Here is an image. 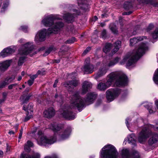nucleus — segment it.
<instances>
[{
    "label": "nucleus",
    "mask_w": 158,
    "mask_h": 158,
    "mask_svg": "<svg viewBox=\"0 0 158 158\" xmlns=\"http://www.w3.org/2000/svg\"><path fill=\"white\" fill-rule=\"evenodd\" d=\"M49 128L54 131V135L48 137L44 135L43 131L39 127L34 128L32 131L31 133L32 135L38 131L37 134L34 136V138L39 145H46L47 144H52L56 141L57 138L59 141L66 139L70 135L72 131L71 127H69L64 130L63 125L56 123L51 124Z\"/></svg>",
    "instance_id": "nucleus-1"
},
{
    "label": "nucleus",
    "mask_w": 158,
    "mask_h": 158,
    "mask_svg": "<svg viewBox=\"0 0 158 158\" xmlns=\"http://www.w3.org/2000/svg\"><path fill=\"white\" fill-rule=\"evenodd\" d=\"M60 16L58 15H45L42 19L41 24L45 27H50L48 31L45 29L39 30L37 33L34 40L36 43L44 41L46 39L47 34L56 33L64 26V23L61 21L57 22L56 20L60 19Z\"/></svg>",
    "instance_id": "nucleus-2"
},
{
    "label": "nucleus",
    "mask_w": 158,
    "mask_h": 158,
    "mask_svg": "<svg viewBox=\"0 0 158 158\" xmlns=\"http://www.w3.org/2000/svg\"><path fill=\"white\" fill-rule=\"evenodd\" d=\"M107 81L106 84L100 83L97 88L100 90H104L109 87L113 82H115L116 85L120 86L126 85L128 82L126 76L120 72H112L108 75Z\"/></svg>",
    "instance_id": "nucleus-3"
},
{
    "label": "nucleus",
    "mask_w": 158,
    "mask_h": 158,
    "mask_svg": "<svg viewBox=\"0 0 158 158\" xmlns=\"http://www.w3.org/2000/svg\"><path fill=\"white\" fill-rule=\"evenodd\" d=\"M148 49V47L146 44L141 43L138 48L134 50L132 52L128 53L126 55L120 62V64H126L127 67L134 66L137 60Z\"/></svg>",
    "instance_id": "nucleus-4"
},
{
    "label": "nucleus",
    "mask_w": 158,
    "mask_h": 158,
    "mask_svg": "<svg viewBox=\"0 0 158 158\" xmlns=\"http://www.w3.org/2000/svg\"><path fill=\"white\" fill-rule=\"evenodd\" d=\"M96 97V94L94 93H90L88 94L85 100L79 95L78 93H76L72 96L70 108L77 109L81 111L86 105L92 103Z\"/></svg>",
    "instance_id": "nucleus-5"
},
{
    "label": "nucleus",
    "mask_w": 158,
    "mask_h": 158,
    "mask_svg": "<svg viewBox=\"0 0 158 158\" xmlns=\"http://www.w3.org/2000/svg\"><path fill=\"white\" fill-rule=\"evenodd\" d=\"M151 128H153L155 130H158V124H156V127L153 125L150 124L144 125L138 137V140L140 143L144 142L149 135L150 137L148 141L149 144H152L158 141V134L151 133L150 131Z\"/></svg>",
    "instance_id": "nucleus-6"
},
{
    "label": "nucleus",
    "mask_w": 158,
    "mask_h": 158,
    "mask_svg": "<svg viewBox=\"0 0 158 158\" xmlns=\"http://www.w3.org/2000/svg\"><path fill=\"white\" fill-rule=\"evenodd\" d=\"M118 153L115 147L109 144L105 146L100 152L101 158H116Z\"/></svg>",
    "instance_id": "nucleus-7"
},
{
    "label": "nucleus",
    "mask_w": 158,
    "mask_h": 158,
    "mask_svg": "<svg viewBox=\"0 0 158 158\" xmlns=\"http://www.w3.org/2000/svg\"><path fill=\"white\" fill-rule=\"evenodd\" d=\"M34 48L35 46L33 42H27L23 45L19 50V53L24 55L29 54L31 56H32L36 53L34 52Z\"/></svg>",
    "instance_id": "nucleus-8"
},
{
    "label": "nucleus",
    "mask_w": 158,
    "mask_h": 158,
    "mask_svg": "<svg viewBox=\"0 0 158 158\" xmlns=\"http://www.w3.org/2000/svg\"><path fill=\"white\" fill-rule=\"evenodd\" d=\"M120 93V91L118 89H110L106 92V97L108 102L113 101Z\"/></svg>",
    "instance_id": "nucleus-9"
},
{
    "label": "nucleus",
    "mask_w": 158,
    "mask_h": 158,
    "mask_svg": "<svg viewBox=\"0 0 158 158\" xmlns=\"http://www.w3.org/2000/svg\"><path fill=\"white\" fill-rule=\"evenodd\" d=\"M90 58H87L85 60V64L81 69L85 73H90L94 71V66L89 63Z\"/></svg>",
    "instance_id": "nucleus-10"
},
{
    "label": "nucleus",
    "mask_w": 158,
    "mask_h": 158,
    "mask_svg": "<svg viewBox=\"0 0 158 158\" xmlns=\"http://www.w3.org/2000/svg\"><path fill=\"white\" fill-rule=\"evenodd\" d=\"M68 107H66L60 110L62 116L66 119L68 120H73L76 118L75 114L69 110Z\"/></svg>",
    "instance_id": "nucleus-11"
},
{
    "label": "nucleus",
    "mask_w": 158,
    "mask_h": 158,
    "mask_svg": "<svg viewBox=\"0 0 158 158\" xmlns=\"http://www.w3.org/2000/svg\"><path fill=\"white\" fill-rule=\"evenodd\" d=\"M16 49L15 46H11L4 49L0 53V56L4 57L14 53Z\"/></svg>",
    "instance_id": "nucleus-12"
},
{
    "label": "nucleus",
    "mask_w": 158,
    "mask_h": 158,
    "mask_svg": "<svg viewBox=\"0 0 158 158\" xmlns=\"http://www.w3.org/2000/svg\"><path fill=\"white\" fill-rule=\"evenodd\" d=\"M33 106L31 104H29L27 107L24 106L23 107V109L24 110L27 111L26 114V116L24 119V121L26 122L29 120L32 117L33 115Z\"/></svg>",
    "instance_id": "nucleus-13"
},
{
    "label": "nucleus",
    "mask_w": 158,
    "mask_h": 158,
    "mask_svg": "<svg viewBox=\"0 0 158 158\" xmlns=\"http://www.w3.org/2000/svg\"><path fill=\"white\" fill-rule=\"evenodd\" d=\"M55 110L53 107H50L45 110L43 114L44 117L50 118L53 117L55 114Z\"/></svg>",
    "instance_id": "nucleus-14"
},
{
    "label": "nucleus",
    "mask_w": 158,
    "mask_h": 158,
    "mask_svg": "<svg viewBox=\"0 0 158 158\" xmlns=\"http://www.w3.org/2000/svg\"><path fill=\"white\" fill-rule=\"evenodd\" d=\"M12 60H6L0 62V70L2 71H5L10 66Z\"/></svg>",
    "instance_id": "nucleus-15"
},
{
    "label": "nucleus",
    "mask_w": 158,
    "mask_h": 158,
    "mask_svg": "<svg viewBox=\"0 0 158 158\" xmlns=\"http://www.w3.org/2000/svg\"><path fill=\"white\" fill-rule=\"evenodd\" d=\"M40 155L37 152H33L31 156L28 154L23 153L21 154L20 158H40Z\"/></svg>",
    "instance_id": "nucleus-16"
},
{
    "label": "nucleus",
    "mask_w": 158,
    "mask_h": 158,
    "mask_svg": "<svg viewBox=\"0 0 158 158\" xmlns=\"http://www.w3.org/2000/svg\"><path fill=\"white\" fill-rule=\"evenodd\" d=\"M92 84L90 82L85 81L83 84L82 86V93L85 94L89 89L92 88Z\"/></svg>",
    "instance_id": "nucleus-17"
},
{
    "label": "nucleus",
    "mask_w": 158,
    "mask_h": 158,
    "mask_svg": "<svg viewBox=\"0 0 158 158\" xmlns=\"http://www.w3.org/2000/svg\"><path fill=\"white\" fill-rule=\"evenodd\" d=\"M107 71V69L106 67L100 68L98 72L95 76V79L97 80L99 77L103 76L106 73Z\"/></svg>",
    "instance_id": "nucleus-18"
},
{
    "label": "nucleus",
    "mask_w": 158,
    "mask_h": 158,
    "mask_svg": "<svg viewBox=\"0 0 158 158\" xmlns=\"http://www.w3.org/2000/svg\"><path fill=\"white\" fill-rule=\"evenodd\" d=\"M152 105V103L151 102H146L144 103V106L148 109L150 114L154 113L156 111V108L153 107Z\"/></svg>",
    "instance_id": "nucleus-19"
},
{
    "label": "nucleus",
    "mask_w": 158,
    "mask_h": 158,
    "mask_svg": "<svg viewBox=\"0 0 158 158\" xmlns=\"http://www.w3.org/2000/svg\"><path fill=\"white\" fill-rule=\"evenodd\" d=\"M79 82L78 80H74L65 82L64 84V85L66 87H73L77 86Z\"/></svg>",
    "instance_id": "nucleus-20"
},
{
    "label": "nucleus",
    "mask_w": 158,
    "mask_h": 158,
    "mask_svg": "<svg viewBox=\"0 0 158 158\" xmlns=\"http://www.w3.org/2000/svg\"><path fill=\"white\" fill-rule=\"evenodd\" d=\"M147 37L144 36L138 37L137 38H134L130 40V44L131 45L133 46L136 43L143 40L144 39H146Z\"/></svg>",
    "instance_id": "nucleus-21"
},
{
    "label": "nucleus",
    "mask_w": 158,
    "mask_h": 158,
    "mask_svg": "<svg viewBox=\"0 0 158 158\" xmlns=\"http://www.w3.org/2000/svg\"><path fill=\"white\" fill-rule=\"evenodd\" d=\"M131 118L127 117L126 119L125 123L129 130L131 131H132L131 130V129L135 127L134 125L135 124V123L132 122L131 123Z\"/></svg>",
    "instance_id": "nucleus-22"
},
{
    "label": "nucleus",
    "mask_w": 158,
    "mask_h": 158,
    "mask_svg": "<svg viewBox=\"0 0 158 158\" xmlns=\"http://www.w3.org/2000/svg\"><path fill=\"white\" fill-rule=\"evenodd\" d=\"M32 95V94H30L22 96L20 98L21 102L23 104L26 103L28 101Z\"/></svg>",
    "instance_id": "nucleus-23"
},
{
    "label": "nucleus",
    "mask_w": 158,
    "mask_h": 158,
    "mask_svg": "<svg viewBox=\"0 0 158 158\" xmlns=\"http://www.w3.org/2000/svg\"><path fill=\"white\" fill-rule=\"evenodd\" d=\"M74 15L67 13L63 16V18L68 23H71L74 20Z\"/></svg>",
    "instance_id": "nucleus-24"
},
{
    "label": "nucleus",
    "mask_w": 158,
    "mask_h": 158,
    "mask_svg": "<svg viewBox=\"0 0 158 158\" xmlns=\"http://www.w3.org/2000/svg\"><path fill=\"white\" fill-rule=\"evenodd\" d=\"M121 42L120 41H117L114 44V48L112 51V55L114 54L121 47Z\"/></svg>",
    "instance_id": "nucleus-25"
},
{
    "label": "nucleus",
    "mask_w": 158,
    "mask_h": 158,
    "mask_svg": "<svg viewBox=\"0 0 158 158\" xmlns=\"http://www.w3.org/2000/svg\"><path fill=\"white\" fill-rule=\"evenodd\" d=\"M135 135L134 134L132 133L130 135H129L126 139L125 140H127L128 142L129 143H132L133 144L135 143Z\"/></svg>",
    "instance_id": "nucleus-26"
},
{
    "label": "nucleus",
    "mask_w": 158,
    "mask_h": 158,
    "mask_svg": "<svg viewBox=\"0 0 158 158\" xmlns=\"http://www.w3.org/2000/svg\"><path fill=\"white\" fill-rule=\"evenodd\" d=\"M9 4V2L8 0H6L3 2V4L1 9V12L3 13L7 9V7Z\"/></svg>",
    "instance_id": "nucleus-27"
},
{
    "label": "nucleus",
    "mask_w": 158,
    "mask_h": 158,
    "mask_svg": "<svg viewBox=\"0 0 158 158\" xmlns=\"http://www.w3.org/2000/svg\"><path fill=\"white\" fill-rule=\"evenodd\" d=\"M56 48L53 46H51L43 54L44 56H46L48 55L51 52H55L56 50Z\"/></svg>",
    "instance_id": "nucleus-28"
},
{
    "label": "nucleus",
    "mask_w": 158,
    "mask_h": 158,
    "mask_svg": "<svg viewBox=\"0 0 158 158\" xmlns=\"http://www.w3.org/2000/svg\"><path fill=\"white\" fill-rule=\"evenodd\" d=\"M112 47V44L110 43H107L105 44V47L103 48V52L106 53H107L109 52Z\"/></svg>",
    "instance_id": "nucleus-29"
},
{
    "label": "nucleus",
    "mask_w": 158,
    "mask_h": 158,
    "mask_svg": "<svg viewBox=\"0 0 158 158\" xmlns=\"http://www.w3.org/2000/svg\"><path fill=\"white\" fill-rule=\"evenodd\" d=\"M132 7V4L131 2H126L123 5L124 8L126 10H128L131 9Z\"/></svg>",
    "instance_id": "nucleus-30"
},
{
    "label": "nucleus",
    "mask_w": 158,
    "mask_h": 158,
    "mask_svg": "<svg viewBox=\"0 0 158 158\" xmlns=\"http://www.w3.org/2000/svg\"><path fill=\"white\" fill-rule=\"evenodd\" d=\"M153 79L155 84H158V69L155 71L154 73Z\"/></svg>",
    "instance_id": "nucleus-31"
},
{
    "label": "nucleus",
    "mask_w": 158,
    "mask_h": 158,
    "mask_svg": "<svg viewBox=\"0 0 158 158\" xmlns=\"http://www.w3.org/2000/svg\"><path fill=\"white\" fill-rule=\"evenodd\" d=\"M122 154L124 158H128L129 154L128 149H124L122 150Z\"/></svg>",
    "instance_id": "nucleus-32"
},
{
    "label": "nucleus",
    "mask_w": 158,
    "mask_h": 158,
    "mask_svg": "<svg viewBox=\"0 0 158 158\" xmlns=\"http://www.w3.org/2000/svg\"><path fill=\"white\" fill-rule=\"evenodd\" d=\"M119 59V58L117 57L115 58L114 60L110 61L108 64L106 66H107L109 67H111L113 66L118 61Z\"/></svg>",
    "instance_id": "nucleus-33"
},
{
    "label": "nucleus",
    "mask_w": 158,
    "mask_h": 158,
    "mask_svg": "<svg viewBox=\"0 0 158 158\" xmlns=\"http://www.w3.org/2000/svg\"><path fill=\"white\" fill-rule=\"evenodd\" d=\"M15 78V76L14 75H12L11 77H9L6 78L5 81L7 83V85H8L10 83L12 82Z\"/></svg>",
    "instance_id": "nucleus-34"
},
{
    "label": "nucleus",
    "mask_w": 158,
    "mask_h": 158,
    "mask_svg": "<svg viewBox=\"0 0 158 158\" xmlns=\"http://www.w3.org/2000/svg\"><path fill=\"white\" fill-rule=\"evenodd\" d=\"M110 28L114 34L117 33L118 31L117 30L115 25L114 23H111L110 26Z\"/></svg>",
    "instance_id": "nucleus-35"
},
{
    "label": "nucleus",
    "mask_w": 158,
    "mask_h": 158,
    "mask_svg": "<svg viewBox=\"0 0 158 158\" xmlns=\"http://www.w3.org/2000/svg\"><path fill=\"white\" fill-rule=\"evenodd\" d=\"M33 145V143L32 142L30 141H28L27 143L25 144L24 146V149L25 150L29 151V147H32Z\"/></svg>",
    "instance_id": "nucleus-36"
},
{
    "label": "nucleus",
    "mask_w": 158,
    "mask_h": 158,
    "mask_svg": "<svg viewBox=\"0 0 158 158\" xmlns=\"http://www.w3.org/2000/svg\"><path fill=\"white\" fill-rule=\"evenodd\" d=\"M20 30L24 32L27 33L29 31V29L27 25H22L19 28Z\"/></svg>",
    "instance_id": "nucleus-37"
},
{
    "label": "nucleus",
    "mask_w": 158,
    "mask_h": 158,
    "mask_svg": "<svg viewBox=\"0 0 158 158\" xmlns=\"http://www.w3.org/2000/svg\"><path fill=\"white\" fill-rule=\"evenodd\" d=\"M25 58V57L24 56H23L19 58L18 62V65L20 66L22 65L24 62Z\"/></svg>",
    "instance_id": "nucleus-38"
},
{
    "label": "nucleus",
    "mask_w": 158,
    "mask_h": 158,
    "mask_svg": "<svg viewBox=\"0 0 158 158\" xmlns=\"http://www.w3.org/2000/svg\"><path fill=\"white\" fill-rule=\"evenodd\" d=\"M55 98L56 100L60 103L63 102V99L61 95H58L57 94H56L55 96Z\"/></svg>",
    "instance_id": "nucleus-39"
},
{
    "label": "nucleus",
    "mask_w": 158,
    "mask_h": 158,
    "mask_svg": "<svg viewBox=\"0 0 158 158\" xmlns=\"http://www.w3.org/2000/svg\"><path fill=\"white\" fill-rule=\"evenodd\" d=\"M76 41V39L74 37H72L70 39L68 40L66 42V43L72 44L74 42Z\"/></svg>",
    "instance_id": "nucleus-40"
},
{
    "label": "nucleus",
    "mask_w": 158,
    "mask_h": 158,
    "mask_svg": "<svg viewBox=\"0 0 158 158\" xmlns=\"http://www.w3.org/2000/svg\"><path fill=\"white\" fill-rule=\"evenodd\" d=\"M7 85L5 81L0 82V88H4L6 85Z\"/></svg>",
    "instance_id": "nucleus-41"
},
{
    "label": "nucleus",
    "mask_w": 158,
    "mask_h": 158,
    "mask_svg": "<svg viewBox=\"0 0 158 158\" xmlns=\"http://www.w3.org/2000/svg\"><path fill=\"white\" fill-rule=\"evenodd\" d=\"M7 95V93L6 92H4L2 94V95L3 97V99L2 100H1L0 101V103H2L3 102H4L5 101V98Z\"/></svg>",
    "instance_id": "nucleus-42"
},
{
    "label": "nucleus",
    "mask_w": 158,
    "mask_h": 158,
    "mask_svg": "<svg viewBox=\"0 0 158 158\" xmlns=\"http://www.w3.org/2000/svg\"><path fill=\"white\" fill-rule=\"evenodd\" d=\"M91 49V48L90 47H87L85 50L82 53V55L84 56L86 55L87 53H88Z\"/></svg>",
    "instance_id": "nucleus-43"
},
{
    "label": "nucleus",
    "mask_w": 158,
    "mask_h": 158,
    "mask_svg": "<svg viewBox=\"0 0 158 158\" xmlns=\"http://www.w3.org/2000/svg\"><path fill=\"white\" fill-rule=\"evenodd\" d=\"M101 36L103 39H105L106 37V31L105 30H103L101 33Z\"/></svg>",
    "instance_id": "nucleus-44"
},
{
    "label": "nucleus",
    "mask_w": 158,
    "mask_h": 158,
    "mask_svg": "<svg viewBox=\"0 0 158 158\" xmlns=\"http://www.w3.org/2000/svg\"><path fill=\"white\" fill-rule=\"evenodd\" d=\"M133 156L134 158H139V156L138 152L137 151H135L133 153Z\"/></svg>",
    "instance_id": "nucleus-45"
},
{
    "label": "nucleus",
    "mask_w": 158,
    "mask_h": 158,
    "mask_svg": "<svg viewBox=\"0 0 158 158\" xmlns=\"http://www.w3.org/2000/svg\"><path fill=\"white\" fill-rule=\"evenodd\" d=\"M154 27V25L152 24H150L148 27L147 31H149L152 30Z\"/></svg>",
    "instance_id": "nucleus-46"
},
{
    "label": "nucleus",
    "mask_w": 158,
    "mask_h": 158,
    "mask_svg": "<svg viewBox=\"0 0 158 158\" xmlns=\"http://www.w3.org/2000/svg\"><path fill=\"white\" fill-rule=\"evenodd\" d=\"M17 85V84H14L10 85L8 86V88L9 89H11L14 87H15Z\"/></svg>",
    "instance_id": "nucleus-47"
},
{
    "label": "nucleus",
    "mask_w": 158,
    "mask_h": 158,
    "mask_svg": "<svg viewBox=\"0 0 158 158\" xmlns=\"http://www.w3.org/2000/svg\"><path fill=\"white\" fill-rule=\"evenodd\" d=\"M44 158H58V157L56 155H54L52 156H46Z\"/></svg>",
    "instance_id": "nucleus-48"
},
{
    "label": "nucleus",
    "mask_w": 158,
    "mask_h": 158,
    "mask_svg": "<svg viewBox=\"0 0 158 158\" xmlns=\"http://www.w3.org/2000/svg\"><path fill=\"white\" fill-rule=\"evenodd\" d=\"M34 81L33 80L30 79L28 81V84L29 85L31 86L32 85L34 82Z\"/></svg>",
    "instance_id": "nucleus-49"
},
{
    "label": "nucleus",
    "mask_w": 158,
    "mask_h": 158,
    "mask_svg": "<svg viewBox=\"0 0 158 158\" xmlns=\"http://www.w3.org/2000/svg\"><path fill=\"white\" fill-rule=\"evenodd\" d=\"M37 74H36L32 75L30 77L31 79L33 80L34 81V79L37 77Z\"/></svg>",
    "instance_id": "nucleus-50"
},
{
    "label": "nucleus",
    "mask_w": 158,
    "mask_h": 158,
    "mask_svg": "<svg viewBox=\"0 0 158 158\" xmlns=\"http://www.w3.org/2000/svg\"><path fill=\"white\" fill-rule=\"evenodd\" d=\"M23 129H22L21 130L20 133L19 134V139H21V138L22 137V134H23Z\"/></svg>",
    "instance_id": "nucleus-51"
},
{
    "label": "nucleus",
    "mask_w": 158,
    "mask_h": 158,
    "mask_svg": "<svg viewBox=\"0 0 158 158\" xmlns=\"http://www.w3.org/2000/svg\"><path fill=\"white\" fill-rule=\"evenodd\" d=\"M58 82V80H56L55 81V82L53 84V86L54 87H56L57 86V84Z\"/></svg>",
    "instance_id": "nucleus-52"
},
{
    "label": "nucleus",
    "mask_w": 158,
    "mask_h": 158,
    "mask_svg": "<svg viewBox=\"0 0 158 158\" xmlns=\"http://www.w3.org/2000/svg\"><path fill=\"white\" fill-rule=\"evenodd\" d=\"M8 133L10 135H13L15 134V132L12 130H10Z\"/></svg>",
    "instance_id": "nucleus-53"
},
{
    "label": "nucleus",
    "mask_w": 158,
    "mask_h": 158,
    "mask_svg": "<svg viewBox=\"0 0 158 158\" xmlns=\"http://www.w3.org/2000/svg\"><path fill=\"white\" fill-rule=\"evenodd\" d=\"M25 41V40L24 39H21L18 41V42L20 43H22L24 42Z\"/></svg>",
    "instance_id": "nucleus-54"
},
{
    "label": "nucleus",
    "mask_w": 158,
    "mask_h": 158,
    "mask_svg": "<svg viewBox=\"0 0 158 158\" xmlns=\"http://www.w3.org/2000/svg\"><path fill=\"white\" fill-rule=\"evenodd\" d=\"M155 104L158 109V99L156 100L155 102Z\"/></svg>",
    "instance_id": "nucleus-55"
},
{
    "label": "nucleus",
    "mask_w": 158,
    "mask_h": 158,
    "mask_svg": "<svg viewBox=\"0 0 158 158\" xmlns=\"http://www.w3.org/2000/svg\"><path fill=\"white\" fill-rule=\"evenodd\" d=\"M138 2L139 3H143V2L145 0H137Z\"/></svg>",
    "instance_id": "nucleus-56"
},
{
    "label": "nucleus",
    "mask_w": 158,
    "mask_h": 158,
    "mask_svg": "<svg viewBox=\"0 0 158 158\" xmlns=\"http://www.w3.org/2000/svg\"><path fill=\"white\" fill-rule=\"evenodd\" d=\"M131 12H124L123 13V15H129L131 14Z\"/></svg>",
    "instance_id": "nucleus-57"
},
{
    "label": "nucleus",
    "mask_w": 158,
    "mask_h": 158,
    "mask_svg": "<svg viewBox=\"0 0 158 158\" xmlns=\"http://www.w3.org/2000/svg\"><path fill=\"white\" fill-rule=\"evenodd\" d=\"M87 2V1L86 0H82L81 3L82 4H84L86 3V2Z\"/></svg>",
    "instance_id": "nucleus-58"
},
{
    "label": "nucleus",
    "mask_w": 158,
    "mask_h": 158,
    "mask_svg": "<svg viewBox=\"0 0 158 158\" xmlns=\"http://www.w3.org/2000/svg\"><path fill=\"white\" fill-rule=\"evenodd\" d=\"M45 49V47H43L42 48H40L39 49V51H41Z\"/></svg>",
    "instance_id": "nucleus-59"
},
{
    "label": "nucleus",
    "mask_w": 158,
    "mask_h": 158,
    "mask_svg": "<svg viewBox=\"0 0 158 158\" xmlns=\"http://www.w3.org/2000/svg\"><path fill=\"white\" fill-rule=\"evenodd\" d=\"M41 74V71L40 70H39L37 71L36 74H37V76Z\"/></svg>",
    "instance_id": "nucleus-60"
},
{
    "label": "nucleus",
    "mask_w": 158,
    "mask_h": 158,
    "mask_svg": "<svg viewBox=\"0 0 158 158\" xmlns=\"http://www.w3.org/2000/svg\"><path fill=\"white\" fill-rule=\"evenodd\" d=\"M22 78L21 76H19L18 78V81H20L21 80Z\"/></svg>",
    "instance_id": "nucleus-61"
},
{
    "label": "nucleus",
    "mask_w": 158,
    "mask_h": 158,
    "mask_svg": "<svg viewBox=\"0 0 158 158\" xmlns=\"http://www.w3.org/2000/svg\"><path fill=\"white\" fill-rule=\"evenodd\" d=\"M106 14H102V17L103 18L105 17H106Z\"/></svg>",
    "instance_id": "nucleus-62"
},
{
    "label": "nucleus",
    "mask_w": 158,
    "mask_h": 158,
    "mask_svg": "<svg viewBox=\"0 0 158 158\" xmlns=\"http://www.w3.org/2000/svg\"><path fill=\"white\" fill-rule=\"evenodd\" d=\"M3 154V152L2 151L0 150V156H2Z\"/></svg>",
    "instance_id": "nucleus-63"
},
{
    "label": "nucleus",
    "mask_w": 158,
    "mask_h": 158,
    "mask_svg": "<svg viewBox=\"0 0 158 158\" xmlns=\"http://www.w3.org/2000/svg\"><path fill=\"white\" fill-rule=\"evenodd\" d=\"M60 62V60H55V62L56 63H59Z\"/></svg>",
    "instance_id": "nucleus-64"
}]
</instances>
